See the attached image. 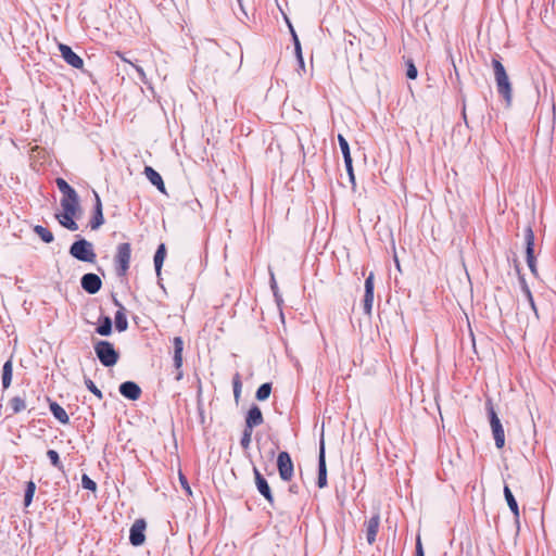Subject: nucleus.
Instances as JSON below:
<instances>
[{
    "mask_svg": "<svg viewBox=\"0 0 556 556\" xmlns=\"http://www.w3.org/2000/svg\"><path fill=\"white\" fill-rule=\"evenodd\" d=\"M492 66L494 71L497 91L505 99L507 105H509L511 102V85L506 73V70L497 58H494L492 60Z\"/></svg>",
    "mask_w": 556,
    "mask_h": 556,
    "instance_id": "f257e3e1",
    "label": "nucleus"
},
{
    "mask_svg": "<svg viewBox=\"0 0 556 556\" xmlns=\"http://www.w3.org/2000/svg\"><path fill=\"white\" fill-rule=\"evenodd\" d=\"M70 254L74 258L86 263H94L97 258V254L93 250V244L84 238L76 240L71 245Z\"/></svg>",
    "mask_w": 556,
    "mask_h": 556,
    "instance_id": "f03ea898",
    "label": "nucleus"
},
{
    "mask_svg": "<svg viewBox=\"0 0 556 556\" xmlns=\"http://www.w3.org/2000/svg\"><path fill=\"white\" fill-rule=\"evenodd\" d=\"M94 352L100 363L105 367H112L118 362V352L114 349V345L109 341H98L94 344Z\"/></svg>",
    "mask_w": 556,
    "mask_h": 556,
    "instance_id": "7ed1b4c3",
    "label": "nucleus"
},
{
    "mask_svg": "<svg viewBox=\"0 0 556 556\" xmlns=\"http://www.w3.org/2000/svg\"><path fill=\"white\" fill-rule=\"evenodd\" d=\"M61 206L62 212L55 214V218L64 228L71 231H76L78 229V225L75 222V217L80 208L79 203L63 202Z\"/></svg>",
    "mask_w": 556,
    "mask_h": 556,
    "instance_id": "20e7f679",
    "label": "nucleus"
},
{
    "mask_svg": "<svg viewBox=\"0 0 556 556\" xmlns=\"http://www.w3.org/2000/svg\"><path fill=\"white\" fill-rule=\"evenodd\" d=\"M486 409H488V415H489L490 425H491L493 438L495 441V445L497 448H502L505 444V433H504V429L501 424V420H500L496 412L494 410L491 400L486 401Z\"/></svg>",
    "mask_w": 556,
    "mask_h": 556,
    "instance_id": "39448f33",
    "label": "nucleus"
},
{
    "mask_svg": "<svg viewBox=\"0 0 556 556\" xmlns=\"http://www.w3.org/2000/svg\"><path fill=\"white\" fill-rule=\"evenodd\" d=\"M130 256H131L130 243H128V242L119 243L117 245L116 254L114 257V262L116 265V273L119 277H123L126 275V273L129 268Z\"/></svg>",
    "mask_w": 556,
    "mask_h": 556,
    "instance_id": "423d86ee",
    "label": "nucleus"
},
{
    "mask_svg": "<svg viewBox=\"0 0 556 556\" xmlns=\"http://www.w3.org/2000/svg\"><path fill=\"white\" fill-rule=\"evenodd\" d=\"M277 468L281 480L290 481L292 479L294 467L291 456L288 452L283 451L278 454Z\"/></svg>",
    "mask_w": 556,
    "mask_h": 556,
    "instance_id": "0eeeda50",
    "label": "nucleus"
},
{
    "mask_svg": "<svg viewBox=\"0 0 556 556\" xmlns=\"http://www.w3.org/2000/svg\"><path fill=\"white\" fill-rule=\"evenodd\" d=\"M526 257L527 264L532 274L536 275V265L534 257V233L530 226L525 229Z\"/></svg>",
    "mask_w": 556,
    "mask_h": 556,
    "instance_id": "6e6552de",
    "label": "nucleus"
},
{
    "mask_svg": "<svg viewBox=\"0 0 556 556\" xmlns=\"http://www.w3.org/2000/svg\"><path fill=\"white\" fill-rule=\"evenodd\" d=\"M339 146L344 159L345 168L352 185H355V176L353 170L352 157L350 152V146L346 139L342 135H338Z\"/></svg>",
    "mask_w": 556,
    "mask_h": 556,
    "instance_id": "1a4fd4ad",
    "label": "nucleus"
},
{
    "mask_svg": "<svg viewBox=\"0 0 556 556\" xmlns=\"http://www.w3.org/2000/svg\"><path fill=\"white\" fill-rule=\"evenodd\" d=\"M147 523L143 519H137L131 528L129 533V541L134 546H140L143 544L146 540L144 530Z\"/></svg>",
    "mask_w": 556,
    "mask_h": 556,
    "instance_id": "9d476101",
    "label": "nucleus"
},
{
    "mask_svg": "<svg viewBox=\"0 0 556 556\" xmlns=\"http://www.w3.org/2000/svg\"><path fill=\"white\" fill-rule=\"evenodd\" d=\"M81 288L89 294H96L102 287L101 278L97 274H85L80 279Z\"/></svg>",
    "mask_w": 556,
    "mask_h": 556,
    "instance_id": "9b49d317",
    "label": "nucleus"
},
{
    "mask_svg": "<svg viewBox=\"0 0 556 556\" xmlns=\"http://www.w3.org/2000/svg\"><path fill=\"white\" fill-rule=\"evenodd\" d=\"M374 304V273H370L365 280V294L363 300L364 313L368 316L371 315Z\"/></svg>",
    "mask_w": 556,
    "mask_h": 556,
    "instance_id": "f8f14e48",
    "label": "nucleus"
},
{
    "mask_svg": "<svg viewBox=\"0 0 556 556\" xmlns=\"http://www.w3.org/2000/svg\"><path fill=\"white\" fill-rule=\"evenodd\" d=\"M59 50L61 52L62 58L68 65L73 66L74 68H83V59L79 55H77L71 47L64 43H60Z\"/></svg>",
    "mask_w": 556,
    "mask_h": 556,
    "instance_id": "ddd939ff",
    "label": "nucleus"
},
{
    "mask_svg": "<svg viewBox=\"0 0 556 556\" xmlns=\"http://www.w3.org/2000/svg\"><path fill=\"white\" fill-rule=\"evenodd\" d=\"M55 182H56L59 190L63 194V198L61 199V204L63 202L79 203L77 192L63 178H56Z\"/></svg>",
    "mask_w": 556,
    "mask_h": 556,
    "instance_id": "4468645a",
    "label": "nucleus"
},
{
    "mask_svg": "<svg viewBox=\"0 0 556 556\" xmlns=\"http://www.w3.org/2000/svg\"><path fill=\"white\" fill-rule=\"evenodd\" d=\"M174 345V366L177 369V375L175 379L179 381L182 378V351H184V341L180 337H175L173 340Z\"/></svg>",
    "mask_w": 556,
    "mask_h": 556,
    "instance_id": "2eb2a0df",
    "label": "nucleus"
},
{
    "mask_svg": "<svg viewBox=\"0 0 556 556\" xmlns=\"http://www.w3.org/2000/svg\"><path fill=\"white\" fill-rule=\"evenodd\" d=\"M317 485L320 489H323L327 485V467H326V458H325L324 439L320 440V445H319Z\"/></svg>",
    "mask_w": 556,
    "mask_h": 556,
    "instance_id": "dca6fc26",
    "label": "nucleus"
},
{
    "mask_svg": "<svg viewBox=\"0 0 556 556\" xmlns=\"http://www.w3.org/2000/svg\"><path fill=\"white\" fill-rule=\"evenodd\" d=\"M254 477H255V484L257 488V491L266 498V501L273 505L274 503V496L271 493V489L267 482V480L262 476V473L257 470V468H254Z\"/></svg>",
    "mask_w": 556,
    "mask_h": 556,
    "instance_id": "f3484780",
    "label": "nucleus"
},
{
    "mask_svg": "<svg viewBox=\"0 0 556 556\" xmlns=\"http://www.w3.org/2000/svg\"><path fill=\"white\" fill-rule=\"evenodd\" d=\"M119 393L128 400L136 401L141 395V389L134 381H125L119 386Z\"/></svg>",
    "mask_w": 556,
    "mask_h": 556,
    "instance_id": "a211bd4d",
    "label": "nucleus"
},
{
    "mask_svg": "<svg viewBox=\"0 0 556 556\" xmlns=\"http://www.w3.org/2000/svg\"><path fill=\"white\" fill-rule=\"evenodd\" d=\"M380 526V516L374 515L365 522L366 539L369 545L374 544Z\"/></svg>",
    "mask_w": 556,
    "mask_h": 556,
    "instance_id": "6ab92c4d",
    "label": "nucleus"
},
{
    "mask_svg": "<svg viewBox=\"0 0 556 556\" xmlns=\"http://www.w3.org/2000/svg\"><path fill=\"white\" fill-rule=\"evenodd\" d=\"M96 203L93 210V216L89 222V226L92 230L98 229L104 223L103 212H102V202L97 192H94Z\"/></svg>",
    "mask_w": 556,
    "mask_h": 556,
    "instance_id": "aec40b11",
    "label": "nucleus"
},
{
    "mask_svg": "<svg viewBox=\"0 0 556 556\" xmlns=\"http://www.w3.org/2000/svg\"><path fill=\"white\" fill-rule=\"evenodd\" d=\"M264 422L262 410L257 405H252L245 417V427L254 429Z\"/></svg>",
    "mask_w": 556,
    "mask_h": 556,
    "instance_id": "412c9836",
    "label": "nucleus"
},
{
    "mask_svg": "<svg viewBox=\"0 0 556 556\" xmlns=\"http://www.w3.org/2000/svg\"><path fill=\"white\" fill-rule=\"evenodd\" d=\"M144 174L149 181L157 188L159 191L162 193H166L164 181L161 177V175L153 169L151 166H146Z\"/></svg>",
    "mask_w": 556,
    "mask_h": 556,
    "instance_id": "4be33fe9",
    "label": "nucleus"
},
{
    "mask_svg": "<svg viewBox=\"0 0 556 556\" xmlns=\"http://www.w3.org/2000/svg\"><path fill=\"white\" fill-rule=\"evenodd\" d=\"M504 496H505L508 507L510 508L511 513L514 514L515 521L518 523L519 522L518 503H517L513 492L508 488V485L504 486Z\"/></svg>",
    "mask_w": 556,
    "mask_h": 556,
    "instance_id": "5701e85b",
    "label": "nucleus"
},
{
    "mask_svg": "<svg viewBox=\"0 0 556 556\" xmlns=\"http://www.w3.org/2000/svg\"><path fill=\"white\" fill-rule=\"evenodd\" d=\"M50 410L55 419H58L61 424L66 425L70 421V417L65 409L60 406L56 402L50 403Z\"/></svg>",
    "mask_w": 556,
    "mask_h": 556,
    "instance_id": "b1692460",
    "label": "nucleus"
},
{
    "mask_svg": "<svg viewBox=\"0 0 556 556\" xmlns=\"http://www.w3.org/2000/svg\"><path fill=\"white\" fill-rule=\"evenodd\" d=\"M115 304L119 306V309L115 314V327L122 332L125 331L128 327V321L126 315L124 313V307L118 303L117 300H114Z\"/></svg>",
    "mask_w": 556,
    "mask_h": 556,
    "instance_id": "393cba45",
    "label": "nucleus"
},
{
    "mask_svg": "<svg viewBox=\"0 0 556 556\" xmlns=\"http://www.w3.org/2000/svg\"><path fill=\"white\" fill-rule=\"evenodd\" d=\"M166 256V248L164 243H161L154 254V267L157 275L161 274V269Z\"/></svg>",
    "mask_w": 556,
    "mask_h": 556,
    "instance_id": "a878e982",
    "label": "nucleus"
},
{
    "mask_svg": "<svg viewBox=\"0 0 556 556\" xmlns=\"http://www.w3.org/2000/svg\"><path fill=\"white\" fill-rule=\"evenodd\" d=\"M12 372H13V364L12 361L9 359L4 363L2 367V386L3 389H8L12 382Z\"/></svg>",
    "mask_w": 556,
    "mask_h": 556,
    "instance_id": "bb28decb",
    "label": "nucleus"
},
{
    "mask_svg": "<svg viewBox=\"0 0 556 556\" xmlns=\"http://www.w3.org/2000/svg\"><path fill=\"white\" fill-rule=\"evenodd\" d=\"M96 331L103 337L110 336L112 333V319L109 316L102 317Z\"/></svg>",
    "mask_w": 556,
    "mask_h": 556,
    "instance_id": "cd10ccee",
    "label": "nucleus"
},
{
    "mask_svg": "<svg viewBox=\"0 0 556 556\" xmlns=\"http://www.w3.org/2000/svg\"><path fill=\"white\" fill-rule=\"evenodd\" d=\"M34 232L45 242L51 243L54 240L53 233L46 227L36 225L34 227Z\"/></svg>",
    "mask_w": 556,
    "mask_h": 556,
    "instance_id": "c85d7f7f",
    "label": "nucleus"
},
{
    "mask_svg": "<svg viewBox=\"0 0 556 556\" xmlns=\"http://www.w3.org/2000/svg\"><path fill=\"white\" fill-rule=\"evenodd\" d=\"M521 290L527 299V303H528L529 307L534 312L535 316L538 317V309H536L532 293L530 291V288L526 283L525 279H521Z\"/></svg>",
    "mask_w": 556,
    "mask_h": 556,
    "instance_id": "c756f323",
    "label": "nucleus"
},
{
    "mask_svg": "<svg viewBox=\"0 0 556 556\" xmlns=\"http://www.w3.org/2000/svg\"><path fill=\"white\" fill-rule=\"evenodd\" d=\"M10 406L14 414H18L26 408L25 399L21 396H14L10 401Z\"/></svg>",
    "mask_w": 556,
    "mask_h": 556,
    "instance_id": "7c9ffc66",
    "label": "nucleus"
},
{
    "mask_svg": "<svg viewBox=\"0 0 556 556\" xmlns=\"http://www.w3.org/2000/svg\"><path fill=\"white\" fill-rule=\"evenodd\" d=\"M270 392H271V384L266 382V383H263L258 387L257 391H256V394H255V397L258 400V401H265L269 397L270 395Z\"/></svg>",
    "mask_w": 556,
    "mask_h": 556,
    "instance_id": "2f4dec72",
    "label": "nucleus"
},
{
    "mask_svg": "<svg viewBox=\"0 0 556 556\" xmlns=\"http://www.w3.org/2000/svg\"><path fill=\"white\" fill-rule=\"evenodd\" d=\"M36 491V484L34 481H28L26 484L25 495H24V505L28 507L33 501L34 494Z\"/></svg>",
    "mask_w": 556,
    "mask_h": 556,
    "instance_id": "473e14b6",
    "label": "nucleus"
},
{
    "mask_svg": "<svg viewBox=\"0 0 556 556\" xmlns=\"http://www.w3.org/2000/svg\"><path fill=\"white\" fill-rule=\"evenodd\" d=\"M253 429L244 427L240 444L243 448H249L251 444V438H252Z\"/></svg>",
    "mask_w": 556,
    "mask_h": 556,
    "instance_id": "72a5a7b5",
    "label": "nucleus"
},
{
    "mask_svg": "<svg viewBox=\"0 0 556 556\" xmlns=\"http://www.w3.org/2000/svg\"><path fill=\"white\" fill-rule=\"evenodd\" d=\"M86 388L92 392L99 400L103 399V394L101 390L93 383V381L89 378H85Z\"/></svg>",
    "mask_w": 556,
    "mask_h": 556,
    "instance_id": "f704fd0d",
    "label": "nucleus"
},
{
    "mask_svg": "<svg viewBox=\"0 0 556 556\" xmlns=\"http://www.w3.org/2000/svg\"><path fill=\"white\" fill-rule=\"evenodd\" d=\"M47 456L50 459L51 464L56 467L58 469H62L63 465L61 463L59 453L54 450H49L47 452Z\"/></svg>",
    "mask_w": 556,
    "mask_h": 556,
    "instance_id": "c9c22d12",
    "label": "nucleus"
},
{
    "mask_svg": "<svg viewBox=\"0 0 556 556\" xmlns=\"http://www.w3.org/2000/svg\"><path fill=\"white\" fill-rule=\"evenodd\" d=\"M232 387H233V395L236 399H238L240 396L241 388H242L241 378L238 372L233 376Z\"/></svg>",
    "mask_w": 556,
    "mask_h": 556,
    "instance_id": "e433bc0d",
    "label": "nucleus"
},
{
    "mask_svg": "<svg viewBox=\"0 0 556 556\" xmlns=\"http://www.w3.org/2000/svg\"><path fill=\"white\" fill-rule=\"evenodd\" d=\"M81 485L86 490H90V491L97 490V483L91 478H89V476H87V475H83Z\"/></svg>",
    "mask_w": 556,
    "mask_h": 556,
    "instance_id": "4c0bfd02",
    "label": "nucleus"
},
{
    "mask_svg": "<svg viewBox=\"0 0 556 556\" xmlns=\"http://www.w3.org/2000/svg\"><path fill=\"white\" fill-rule=\"evenodd\" d=\"M294 51H295V56H296L300 70L305 71V64H304V60H303V55H302V48H301L300 40H296V48H294Z\"/></svg>",
    "mask_w": 556,
    "mask_h": 556,
    "instance_id": "58836bf2",
    "label": "nucleus"
},
{
    "mask_svg": "<svg viewBox=\"0 0 556 556\" xmlns=\"http://www.w3.org/2000/svg\"><path fill=\"white\" fill-rule=\"evenodd\" d=\"M417 75H418V72H417L416 66L414 65V63H413V62H408V63H407L406 76H407L409 79H416Z\"/></svg>",
    "mask_w": 556,
    "mask_h": 556,
    "instance_id": "ea45409f",
    "label": "nucleus"
},
{
    "mask_svg": "<svg viewBox=\"0 0 556 556\" xmlns=\"http://www.w3.org/2000/svg\"><path fill=\"white\" fill-rule=\"evenodd\" d=\"M179 481H180L182 489L188 493V495H191L192 494L191 488L188 483L187 478L181 472H179Z\"/></svg>",
    "mask_w": 556,
    "mask_h": 556,
    "instance_id": "a19ab883",
    "label": "nucleus"
},
{
    "mask_svg": "<svg viewBox=\"0 0 556 556\" xmlns=\"http://www.w3.org/2000/svg\"><path fill=\"white\" fill-rule=\"evenodd\" d=\"M130 64L135 67L136 72L139 74L140 79L142 81H146V73H144L143 68L139 65H135L132 63H130Z\"/></svg>",
    "mask_w": 556,
    "mask_h": 556,
    "instance_id": "79ce46f5",
    "label": "nucleus"
},
{
    "mask_svg": "<svg viewBox=\"0 0 556 556\" xmlns=\"http://www.w3.org/2000/svg\"><path fill=\"white\" fill-rule=\"evenodd\" d=\"M416 556H425L422 544L419 538L416 542Z\"/></svg>",
    "mask_w": 556,
    "mask_h": 556,
    "instance_id": "37998d69",
    "label": "nucleus"
},
{
    "mask_svg": "<svg viewBox=\"0 0 556 556\" xmlns=\"http://www.w3.org/2000/svg\"><path fill=\"white\" fill-rule=\"evenodd\" d=\"M270 287H271V290H273L275 296L277 298V289H278V287H277V282H276V279H275V276H274L273 273L270 274Z\"/></svg>",
    "mask_w": 556,
    "mask_h": 556,
    "instance_id": "c03bdc74",
    "label": "nucleus"
},
{
    "mask_svg": "<svg viewBox=\"0 0 556 556\" xmlns=\"http://www.w3.org/2000/svg\"><path fill=\"white\" fill-rule=\"evenodd\" d=\"M288 22V25H289V28H290V33L292 35V39H293V42H294V48H296V40H299V37L293 28V26L291 25V23L289 21Z\"/></svg>",
    "mask_w": 556,
    "mask_h": 556,
    "instance_id": "a18cd8bd",
    "label": "nucleus"
},
{
    "mask_svg": "<svg viewBox=\"0 0 556 556\" xmlns=\"http://www.w3.org/2000/svg\"><path fill=\"white\" fill-rule=\"evenodd\" d=\"M289 492L296 494V493H298V486H296V485H294V484H293V485H290V486H289Z\"/></svg>",
    "mask_w": 556,
    "mask_h": 556,
    "instance_id": "49530a36",
    "label": "nucleus"
},
{
    "mask_svg": "<svg viewBox=\"0 0 556 556\" xmlns=\"http://www.w3.org/2000/svg\"><path fill=\"white\" fill-rule=\"evenodd\" d=\"M394 261H395L396 267L400 269V263H399V260L395 257V258H394Z\"/></svg>",
    "mask_w": 556,
    "mask_h": 556,
    "instance_id": "de8ad7c7",
    "label": "nucleus"
},
{
    "mask_svg": "<svg viewBox=\"0 0 556 556\" xmlns=\"http://www.w3.org/2000/svg\"><path fill=\"white\" fill-rule=\"evenodd\" d=\"M238 2H240V0H238Z\"/></svg>",
    "mask_w": 556,
    "mask_h": 556,
    "instance_id": "09e8293b",
    "label": "nucleus"
}]
</instances>
